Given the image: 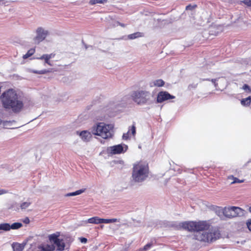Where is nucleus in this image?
I'll list each match as a JSON object with an SVG mask.
<instances>
[{"mask_svg":"<svg viewBox=\"0 0 251 251\" xmlns=\"http://www.w3.org/2000/svg\"><path fill=\"white\" fill-rule=\"evenodd\" d=\"M179 226L189 231H195L193 239L201 243L211 244L221 238V232L218 226H212L206 221H186L181 222Z\"/></svg>","mask_w":251,"mask_h":251,"instance_id":"obj_1","label":"nucleus"},{"mask_svg":"<svg viewBox=\"0 0 251 251\" xmlns=\"http://www.w3.org/2000/svg\"><path fill=\"white\" fill-rule=\"evenodd\" d=\"M0 99L4 108L11 109L14 113L20 112L24 107L23 100L13 89H9L2 93Z\"/></svg>","mask_w":251,"mask_h":251,"instance_id":"obj_2","label":"nucleus"},{"mask_svg":"<svg viewBox=\"0 0 251 251\" xmlns=\"http://www.w3.org/2000/svg\"><path fill=\"white\" fill-rule=\"evenodd\" d=\"M149 173V168L148 163L140 161L134 165L132 176L135 182H140L146 179Z\"/></svg>","mask_w":251,"mask_h":251,"instance_id":"obj_3","label":"nucleus"},{"mask_svg":"<svg viewBox=\"0 0 251 251\" xmlns=\"http://www.w3.org/2000/svg\"><path fill=\"white\" fill-rule=\"evenodd\" d=\"M91 132L95 135L101 137L104 139L112 137L110 126L104 123H98L94 125L91 128Z\"/></svg>","mask_w":251,"mask_h":251,"instance_id":"obj_4","label":"nucleus"},{"mask_svg":"<svg viewBox=\"0 0 251 251\" xmlns=\"http://www.w3.org/2000/svg\"><path fill=\"white\" fill-rule=\"evenodd\" d=\"M132 100L138 105H144L148 103L151 99V94L149 91L138 90L134 91L132 95Z\"/></svg>","mask_w":251,"mask_h":251,"instance_id":"obj_5","label":"nucleus"},{"mask_svg":"<svg viewBox=\"0 0 251 251\" xmlns=\"http://www.w3.org/2000/svg\"><path fill=\"white\" fill-rule=\"evenodd\" d=\"M244 210L236 206L225 207L223 210V214L225 216L228 218H232L238 216H241L244 214Z\"/></svg>","mask_w":251,"mask_h":251,"instance_id":"obj_6","label":"nucleus"},{"mask_svg":"<svg viewBox=\"0 0 251 251\" xmlns=\"http://www.w3.org/2000/svg\"><path fill=\"white\" fill-rule=\"evenodd\" d=\"M119 219H117L116 218L110 219H102L100 218L99 217L95 216L92 218H90L88 219L87 222L90 224H109L112 223H115L117 222H119Z\"/></svg>","mask_w":251,"mask_h":251,"instance_id":"obj_7","label":"nucleus"},{"mask_svg":"<svg viewBox=\"0 0 251 251\" xmlns=\"http://www.w3.org/2000/svg\"><path fill=\"white\" fill-rule=\"evenodd\" d=\"M36 33L37 35L33 38V40L35 44H38L46 38L48 32L44 30L42 27H38L36 30Z\"/></svg>","mask_w":251,"mask_h":251,"instance_id":"obj_8","label":"nucleus"},{"mask_svg":"<svg viewBox=\"0 0 251 251\" xmlns=\"http://www.w3.org/2000/svg\"><path fill=\"white\" fill-rule=\"evenodd\" d=\"M126 149L124 150V147L122 145H117L110 147L108 149V151L112 154H120L125 152L127 148L126 145H125Z\"/></svg>","mask_w":251,"mask_h":251,"instance_id":"obj_9","label":"nucleus"},{"mask_svg":"<svg viewBox=\"0 0 251 251\" xmlns=\"http://www.w3.org/2000/svg\"><path fill=\"white\" fill-rule=\"evenodd\" d=\"M174 98H175V97L171 95L168 92L166 91H161L158 94L157 102L158 103H161L165 100Z\"/></svg>","mask_w":251,"mask_h":251,"instance_id":"obj_10","label":"nucleus"},{"mask_svg":"<svg viewBox=\"0 0 251 251\" xmlns=\"http://www.w3.org/2000/svg\"><path fill=\"white\" fill-rule=\"evenodd\" d=\"M55 56V53H51L50 54H44L40 57L37 58V59L40 60H44L45 64H47L50 66H52V64H51L50 59L54 57Z\"/></svg>","mask_w":251,"mask_h":251,"instance_id":"obj_11","label":"nucleus"},{"mask_svg":"<svg viewBox=\"0 0 251 251\" xmlns=\"http://www.w3.org/2000/svg\"><path fill=\"white\" fill-rule=\"evenodd\" d=\"M77 134L80 136L81 139L84 142L89 141L92 137L91 132L87 130H83L81 132L77 131Z\"/></svg>","mask_w":251,"mask_h":251,"instance_id":"obj_12","label":"nucleus"},{"mask_svg":"<svg viewBox=\"0 0 251 251\" xmlns=\"http://www.w3.org/2000/svg\"><path fill=\"white\" fill-rule=\"evenodd\" d=\"M5 231H9L10 229H18L23 226V224L21 223L17 222L10 225L8 223H4Z\"/></svg>","mask_w":251,"mask_h":251,"instance_id":"obj_13","label":"nucleus"},{"mask_svg":"<svg viewBox=\"0 0 251 251\" xmlns=\"http://www.w3.org/2000/svg\"><path fill=\"white\" fill-rule=\"evenodd\" d=\"M25 244H20L18 243H13L12 245V247L13 250V251H23L24 250Z\"/></svg>","mask_w":251,"mask_h":251,"instance_id":"obj_14","label":"nucleus"},{"mask_svg":"<svg viewBox=\"0 0 251 251\" xmlns=\"http://www.w3.org/2000/svg\"><path fill=\"white\" fill-rule=\"evenodd\" d=\"M41 251H53L55 249L53 245L42 244L40 248Z\"/></svg>","mask_w":251,"mask_h":251,"instance_id":"obj_15","label":"nucleus"},{"mask_svg":"<svg viewBox=\"0 0 251 251\" xmlns=\"http://www.w3.org/2000/svg\"><path fill=\"white\" fill-rule=\"evenodd\" d=\"M41 244L37 243H33L30 245V247L27 249V251H41Z\"/></svg>","mask_w":251,"mask_h":251,"instance_id":"obj_16","label":"nucleus"},{"mask_svg":"<svg viewBox=\"0 0 251 251\" xmlns=\"http://www.w3.org/2000/svg\"><path fill=\"white\" fill-rule=\"evenodd\" d=\"M57 247V250L59 251H63L65 249V244L63 239H59L58 242L55 243Z\"/></svg>","mask_w":251,"mask_h":251,"instance_id":"obj_17","label":"nucleus"},{"mask_svg":"<svg viewBox=\"0 0 251 251\" xmlns=\"http://www.w3.org/2000/svg\"><path fill=\"white\" fill-rule=\"evenodd\" d=\"M251 97L249 96L248 97L242 99L241 100V104L243 106L248 107L251 105Z\"/></svg>","mask_w":251,"mask_h":251,"instance_id":"obj_18","label":"nucleus"},{"mask_svg":"<svg viewBox=\"0 0 251 251\" xmlns=\"http://www.w3.org/2000/svg\"><path fill=\"white\" fill-rule=\"evenodd\" d=\"M52 72H53L52 69H49V70L44 69V70H40V71L32 70L31 71V72L34 74H39V75L46 74L48 73H51Z\"/></svg>","mask_w":251,"mask_h":251,"instance_id":"obj_19","label":"nucleus"},{"mask_svg":"<svg viewBox=\"0 0 251 251\" xmlns=\"http://www.w3.org/2000/svg\"><path fill=\"white\" fill-rule=\"evenodd\" d=\"M85 189H80V190H77L74 192L69 193L66 194L65 196L66 197H70V196H74L78 195L81 194L83 192H84L85 191Z\"/></svg>","mask_w":251,"mask_h":251,"instance_id":"obj_20","label":"nucleus"},{"mask_svg":"<svg viewBox=\"0 0 251 251\" xmlns=\"http://www.w3.org/2000/svg\"><path fill=\"white\" fill-rule=\"evenodd\" d=\"M154 86L162 87L164 85V81L161 79L155 80L153 82Z\"/></svg>","mask_w":251,"mask_h":251,"instance_id":"obj_21","label":"nucleus"},{"mask_svg":"<svg viewBox=\"0 0 251 251\" xmlns=\"http://www.w3.org/2000/svg\"><path fill=\"white\" fill-rule=\"evenodd\" d=\"M35 51V50L34 49H30L27 51L26 54L23 55V58L26 59L30 57L34 53Z\"/></svg>","mask_w":251,"mask_h":251,"instance_id":"obj_22","label":"nucleus"},{"mask_svg":"<svg viewBox=\"0 0 251 251\" xmlns=\"http://www.w3.org/2000/svg\"><path fill=\"white\" fill-rule=\"evenodd\" d=\"M107 0H90L89 4L94 5L96 3H104L107 2Z\"/></svg>","mask_w":251,"mask_h":251,"instance_id":"obj_23","label":"nucleus"},{"mask_svg":"<svg viewBox=\"0 0 251 251\" xmlns=\"http://www.w3.org/2000/svg\"><path fill=\"white\" fill-rule=\"evenodd\" d=\"M49 239L50 241H52L54 244L55 243L58 242V240L59 239V238H58V235H57L55 234L50 235V236Z\"/></svg>","mask_w":251,"mask_h":251,"instance_id":"obj_24","label":"nucleus"},{"mask_svg":"<svg viewBox=\"0 0 251 251\" xmlns=\"http://www.w3.org/2000/svg\"><path fill=\"white\" fill-rule=\"evenodd\" d=\"M142 33L140 32H136L128 35V38L130 39H134L136 38L142 36Z\"/></svg>","mask_w":251,"mask_h":251,"instance_id":"obj_25","label":"nucleus"},{"mask_svg":"<svg viewBox=\"0 0 251 251\" xmlns=\"http://www.w3.org/2000/svg\"><path fill=\"white\" fill-rule=\"evenodd\" d=\"M31 204L30 202H24L21 204L20 207L22 209H25Z\"/></svg>","mask_w":251,"mask_h":251,"instance_id":"obj_26","label":"nucleus"},{"mask_svg":"<svg viewBox=\"0 0 251 251\" xmlns=\"http://www.w3.org/2000/svg\"><path fill=\"white\" fill-rule=\"evenodd\" d=\"M197 7V5L196 4H194L193 5L189 4L188 5L186 6L185 9L186 10H192L196 8Z\"/></svg>","mask_w":251,"mask_h":251,"instance_id":"obj_27","label":"nucleus"},{"mask_svg":"<svg viewBox=\"0 0 251 251\" xmlns=\"http://www.w3.org/2000/svg\"><path fill=\"white\" fill-rule=\"evenodd\" d=\"M244 182V179L240 180V179H238V178L233 177V181L231 183H232V184L237 183H243Z\"/></svg>","mask_w":251,"mask_h":251,"instance_id":"obj_28","label":"nucleus"},{"mask_svg":"<svg viewBox=\"0 0 251 251\" xmlns=\"http://www.w3.org/2000/svg\"><path fill=\"white\" fill-rule=\"evenodd\" d=\"M129 135H130L129 130H128V131L126 133H124V134L123 135V139L126 140L129 138V137H130Z\"/></svg>","mask_w":251,"mask_h":251,"instance_id":"obj_29","label":"nucleus"},{"mask_svg":"<svg viewBox=\"0 0 251 251\" xmlns=\"http://www.w3.org/2000/svg\"><path fill=\"white\" fill-rule=\"evenodd\" d=\"M129 131L131 130V134L133 136L135 135L136 133V127L135 125H132L130 129H129Z\"/></svg>","mask_w":251,"mask_h":251,"instance_id":"obj_30","label":"nucleus"},{"mask_svg":"<svg viewBox=\"0 0 251 251\" xmlns=\"http://www.w3.org/2000/svg\"><path fill=\"white\" fill-rule=\"evenodd\" d=\"M243 89L245 90H248L249 93H251V89L248 84H244L243 86Z\"/></svg>","mask_w":251,"mask_h":251,"instance_id":"obj_31","label":"nucleus"},{"mask_svg":"<svg viewBox=\"0 0 251 251\" xmlns=\"http://www.w3.org/2000/svg\"><path fill=\"white\" fill-rule=\"evenodd\" d=\"M247 226L249 229L251 231V219H249L247 222Z\"/></svg>","mask_w":251,"mask_h":251,"instance_id":"obj_32","label":"nucleus"},{"mask_svg":"<svg viewBox=\"0 0 251 251\" xmlns=\"http://www.w3.org/2000/svg\"><path fill=\"white\" fill-rule=\"evenodd\" d=\"M243 2L248 6H251V0H244Z\"/></svg>","mask_w":251,"mask_h":251,"instance_id":"obj_33","label":"nucleus"},{"mask_svg":"<svg viewBox=\"0 0 251 251\" xmlns=\"http://www.w3.org/2000/svg\"><path fill=\"white\" fill-rule=\"evenodd\" d=\"M205 80H208V81H210V79H205ZM210 81L215 85V87L217 86V85H218V84L217 83L216 81H217V79H211L210 80Z\"/></svg>","mask_w":251,"mask_h":251,"instance_id":"obj_34","label":"nucleus"},{"mask_svg":"<svg viewBox=\"0 0 251 251\" xmlns=\"http://www.w3.org/2000/svg\"><path fill=\"white\" fill-rule=\"evenodd\" d=\"M5 224L2 223L0 224V230H3L5 231Z\"/></svg>","mask_w":251,"mask_h":251,"instance_id":"obj_35","label":"nucleus"},{"mask_svg":"<svg viewBox=\"0 0 251 251\" xmlns=\"http://www.w3.org/2000/svg\"><path fill=\"white\" fill-rule=\"evenodd\" d=\"M151 246H152V244H150V243L147 244L144 247V250H148L150 248H151Z\"/></svg>","mask_w":251,"mask_h":251,"instance_id":"obj_36","label":"nucleus"},{"mask_svg":"<svg viewBox=\"0 0 251 251\" xmlns=\"http://www.w3.org/2000/svg\"><path fill=\"white\" fill-rule=\"evenodd\" d=\"M197 84H190L188 86V88L189 89H191L193 88H196L197 87Z\"/></svg>","mask_w":251,"mask_h":251,"instance_id":"obj_37","label":"nucleus"},{"mask_svg":"<svg viewBox=\"0 0 251 251\" xmlns=\"http://www.w3.org/2000/svg\"><path fill=\"white\" fill-rule=\"evenodd\" d=\"M87 239H86V238H81V242L82 243H86V242H87Z\"/></svg>","mask_w":251,"mask_h":251,"instance_id":"obj_38","label":"nucleus"},{"mask_svg":"<svg viewBox=\"0 0 251 251\" xmlns=\"http://www.w3.org/2000/svg\"><path fill=\"white\" fill-rule=\"evenodd\" d=\"M24 222L25 224H28L29 223V219L27 217L24 220Z\"/></svg>","mask_w":251,"mask_h":251,"instance_id":"obj_39","label":"nucleus"},{"mask_svg":"<svg viewBox=\"0 0 251 251\" xmlns=\"http://www.w3.org/2000/svg\"><path fill=\"white\" fill-rule=\"evenodd\" d=\"M119 25H120L122 27H125V25L124 24L119 23Z\"/></svg>","mask_w":251,"mask_h":251,"instance_id":"obj_40","label":"nucleus"},{"mask_svg":"<svg viewBox=\"0 0 251 251\" xmlns=\"http://www.w3.org/2000/svg\"><path fill=\"white\" fill-rule=\"evenodd\" d=\"M249 210L250 212H251V207H250V208H249Z\"/></svg>","mask_w":251,"mask_h":251,"instance_id":"obj_41","label":"nucleus"},{"mask_svg":"<svg viewBox=\"0 0 251 251\" xmlns=\"http://www.w3.org/2000/svg\"><path fill=\"white\" fill-rule=\"evenodd\" d=\"M0 194H1V193H0Z\"/></svg>","mask_w":251,"mask_h":251,"instance_id":"obj_42","label":"nucleus"}]
</instances>
